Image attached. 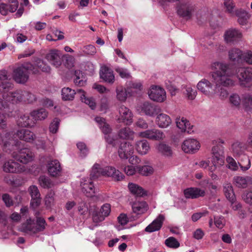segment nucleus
Instances as JSON below:
<instances>
[{"label": "nucleus", "instance_id": "obj_10", "mask_svg": "<svg viewBox=\"0 0 252 252\" xmlns=\"http://www.w3.org/2000/svg\"><path fill=\"white\" fill-rule=\"evenodd\" d=\"M139 136L141 137L146 138L153 140H162L165 137V135L162 131L156 128L148 129L139 132Z\"/></svg>", "mask_w": 252, "mask_h": 252}, {"label": "nucleus", "instance_id": "obj_63", "mask_svg": "<svg viewBox=\"0 0 252 252\" xmlns=\"http://www.w3.org/2000/svg\"><path fill=\"white\" fill-rule=\"evenodd\" d=\"M186 94L188 99L193 100L195 98L197 94V92L195 90L193 89L190 87H188L186 88Z\"/></svg>", "mask_w": 252, "mask_h": 252}, {"label": "nucleus", "instance_id": "obj_8", "mask_svg": "<svg viewBox=\"0 0 252 252\" xmlns=\"http://www.w3.org/2000/svg\"><path fill=\"white\" fill-rule=\"evenodd\" d=\"M3 91L2 92L3 98L12 104L23 102L24 90H17L14 92Z\"/></svg>", "mask_w": 252, "mask_h": 252}, {"label": "nucleus", "instance_id": "obj_64", "mask_svg": "<svg viewBox=\"0 0 252 252\" xmlns=\"http://www.w3.org/2000/svg\"><path fill=\"white\" fill-rule=\"evenodd\" d=\"M78 210L81 215H85L88 211L87 203L84 201L80 202L78 204Z\"/></svg>", "mask_w": 252, "mask_h": 252}, {"label": "nucleus", "instance_id": "obj_62", "mask_svg": "<svg viewBox=\"0 0 252 252\" xmlns=\"http://www.w3.org/2000/svg\"><path fill=\"white\" fill-rule=\"evenodd\" d=\"M105 217L103 216L99 211L95 210L93 215V220L94 222H99L105 219Z\"/></svg>", "mask_w": 252, "mask_h": 252}, {"label": "nucleus", "instance_id": "obj_18", "mask_svg": "<svg viewBox=\"0 0 252 252\" xmlns=\"http://www.w3.org/2000/svg\"><path fill=\"white\" fill-rule=\"evenodd\" d=\"M177 126L182 132H187L191 134L193 132V126L190 125L189 121L184 117H177L176 119Z\"/></svg>", "mask_w": 252, "mask_h": 252}, {"label": "nucleus", "instance_id": "obj_49", "mask_svg": "<svg viewBox=\"0 0 252 252\" xmlns=\"http://www.w3.org/2000/svg\"><path fill=\"white\" fill-rule=\"evenodd\" d=\"M138 171L139 174L143 176H149L153 173V168L152 166L149 165H144L137 167Z\"/></svg>", "mask_w": 252, "mask_h": 252}, {"label": "nucleus", "instance_id": "obj_20", "mask_svg": "<svg viewBox=\"0 0 252 252\" xmlns=\"http://www.w3.org/2000/svg\"><path fill=\"white\" fill-rule=\"evenodd\" d=\"M224 36L227 43H233L241 39L242 34L238 30L230 29L225 32Z\"/></svg>", "mask_w": 252, "mask_h": 252}, {"label": "nucleus", "instance_id": "obj_55", "mask_svg": "<svg viewBox=\"0 0 252 252\" xmlns=\"http://www.w3.org/2000/svg\"><path fill=\"white\" fill-rule=\"evenodd\" d=\"M115 71L119 74L120 76L124 79H128L131 77L130 73L127 69L120 67H116Z\"/></svg>", "mask_w": 252, "mask_h": 252}, {"label": "nucleus", "instance_id": "obj_28", "mask_svg": "<svg viewBox=\"0 0 252 252\" xmlns=\"http://www.w3.org/2000/svg\"><path fill=\"white\" fill-rule=\"evenodd\" d=\"M16 134L20 139L28 142L33 141L35 138V135L33 132L28 129H23L17 130Z\"/></svg>", "mask_w": 252, "mask_h": 252}, {"label": "nucleus", "instance_id": "obj_5", "mask_svg": "<svg viewBox=\"0 0 252 252\" xmlns=\"http://www.w3.org/2000/svg\"><path fill=\"white\" fill-rule=\"evenodd\" d=\"M237 77L242 87H249L252 84V68L241 67L237 71Z\"/></svg>", "mask_w": 252, "mask_h": 252}, {"label": "nucleus", "instance_id": "obj_42", "mask_svg": "<svg viewBox=\"0 0 252 252\" xmlns=\"http://www.w3.org/2000/svg\"><path fill=\"white\" fill-rule=\"evenodd\" d=\"M102 170L100 164L95 163L92 167L90 174V179L94 180L98 178L100 176L102 175Z\"/></svg>", "mask_w": 252, "mask_h": 252}, {"label": "nucleus", "instance_id": "obj_33", "mask_svg": "<svg viewBox=\"0 0 252 252\" xmlns=\"http://www.w3.org/2000/svg\"><path fill=\"white\" fill-rule=\"evenodd\" d=\"M76 94H79L77 93L75 90L69 87H64L62 90V98L64 101H70L74 98V96Z\"/></svg>", "mask_w": 252, "mask_h": 252}, {"label": "nucleus", "instance_id": "obj_29", "mask_svg": "<svg viewBox=\"0 0 252 252\" xmlns=\"http://www.w3.org/2000/svg\"><path fill=\"white\" fill-rule=\"evenodd\" d=\"M156 122L159 127L166 128L170 125L172 121L168 115L161 113L157 117Z\"/></svg>", "mask_w": 252, "mask_h": 252}, {"label": "nucleus", "instance_id": "obj_14", "mask_svg": "<svg viewBox=\"0 0 252 252\" xmlns=\"http://www.w3.org/2000/svg\"><path fill=\"white\" fill-rule=\"evenodd\" d=\"M119 116L118 121L129 125L132 122L133 115L130 110L124 105L121 106L119 108Z\"/></svg>", "mask_w": 252, "mask_h": 252}, {"label": "nucleus", "instance_id": "obj_13", "mask_svg": "<svg viewBox=\"0 0 252 252\" xmlns=\"http://www.w3.org/2000/svg\"><path fill=\"white\" fill-rule=\"evenodd\" d=\"M199 142L196 139L189 138L185 140L182 145V150L186 153H194L200 148Z\"/></svg>", "mask_w": 252, "mask_h": 252}, {"label": "nucleus", "instance_id": "obj_11", "mask_svg": "<svg viewBox=\"0 0 252 252\" xmlns=\"http://www.w3.org/2000/svg\"><path fill=\"white\" fill-rule=\"evenodd\" d=\"M198 90L208 96H212L216 93L213 84L208 80L203 79L200 81L197 85Z\"/></svg>", "mask_w": 252, "mask_h": 252}, {"label": "nucleus", "instance_id": "obj_39", "mask_svg": "<svg viewBox=\"0 0 252 252\" xmlns=\"http://www.w3.org/2000/svg\"><path fill=\"white\" fill-rule=\"evenodd\" d=\"M77 93H79L81 100L88 105L93 110L95 108L96 104L93 98L86 97L85 95V92L81 89L77 90Z\"/></svg>", "mask_w": 252, "mask_h": 252}, {"label": "nucleus", "instance_id": "obj_46", "mask_svg": "<svg viewBox=\"0 0 252 252\" xmlns=\"http://www.w3.org/2000/svg\"><path fill=\"white\" fill-rule=\"evenodd\" d=\"M158 150L159 153L165 156H171L172 151L171 147L164 143H161L158 145Z\"/></svg>", "mask_w": 252, "mask_h": 252}, {"label": "nucleus", "instance_id": "obj_58", "mask_svg": "<svg viewBox=\"0 0 252 252\" xmlns=\"http://www.w3.org/2000/svg\"><path fill=\"white\" fill-rule=\"evenodd\" d=\"M214 224L218 228H222L225 225V221L223 216H214Z\"/></svg>", "mask_w": 252, "mask_h": 252}, {"label": "nucleus", "instance_id": "obj_19", "mask_svg": "<svg viewBox=\"0 0 252 252\" xmlns=\"http://www.w3.org/2000/svg\"><path fill=\"white\" fill-rule=\"evenodd\" d=\"M2 168L6 173H19L23 170V166L12 159L6 161L3 164Z\"/></svg>", "mask_w": 252, "mask_h": 252}, {"label": "nucleus", "instance_id": "obj_32", "mask_svg": "<svg viewBox=\"0 0 252 252\" xmlns=\"http://www.w3.org/2000/svg\"><path fill=\"white\" fill-rule=\"evenodd\" d=\"M234 15L238 17V22L241 25H246L250 17V15L242 9L236 10Z\"/></svg>", "mask_w": 252, "mask_h": 252}, {"label": "nucleus", "instance_id": "obj_38", "mask_svg": "<svg viewBox=\"0 0 252 252\" xmlns=\"http://www.w3.org/2000/svg\"><path fill=\"white\" fill-rule=\"evenodd\" d=\"M116 98L121 102L126 101L127 97V92L125 88L122 86H118L116 88Z\"/></svg>", "mask_w": 252, "mask_h": 252}, {"label": "nucleus", "instance_id": "obj_21", "mask_svg": "<svg viewBox=\"0 0 252 252\" xmlns=\"http://www.w3.org/2000/svg\"><path fill=\"white\" fill-rule=\"evenodd\" d=\"M13 88V84L8 81L5 70L0 71V94L3 91H9Z\"/></svg>", "mask_w": 252, "mask_h": 252}, {"label": "nucleus", "instance_id": "obj_60", "mask_svg": "<svg viewBox=\"0 0 252 252\" xmlns=\"http://www.w3.org/2000/svg\"><path fill=\"white\" fill-rule=\"evenodd\" d=\"M28 191L32 198L40 197V192L37 187L35 185L31 186L29 188Z\"/></svg>", "mask_w": 252, "mask_h": 252}, {"label": "nucleus", "instance_id": "obj_16", "mask_svg": "<svg viewBox=\"0 0 252 252\" xmlns=\"http://www.w3.org/2000/svg\"><path fill=\"white\" fill-rule=\"evenodd\" d=\"M80 185L82 192L86 196L91 197L94 196L95 191L92 179H82Z\"/></svg>", "mask_w": 252, "mask_h": 252}, {"label": "nucleus", "instance_id": "obj_34", "mask_svg": "<svg viewBox=\"0 0 252 252\" xmlns=\"http://www.w3.org/2000/svg\"><path fill=\"white\" fill-rule=\"evenodd\" d=\"M128 187L130 192L137 196L141 197L147 195V191L135 184L129 183Z\"/></svg>", "mask_w": 252, "mask_h": 252}, {"label": "nucleus", "instance_id": "obj_22", "mask_svg": "<svg viewBox=\"0 0 252 252\" xmlns=\"http://www.w3.org/2000/svg\"><path fill=\"white\" fill-rule=\"evenodd\" d=\"M164 219L165 218L163 215H158L151 224L145 228V231L149 233H152L159 230L162 225Z\"/></svg>", "mask_w": 252, "mask_h": 252}, {"label": "nucleus", "instance_id": "obj_6", "mask_svg": "<svg viewBox=\"0 0 252 252\" xmlns=\"http://www.w3.org/2000/svg\"><path fill=\"white\" fill-rule=\"evenodd\" d=\"M94 120L97 124L102 133L104 134V138L106 141L109 144L114 146L115 140L110 135L112 131V128L110 125L106 122L105 119L100 117H96Z\"/></svg>", "mask_w": 252, "mask_h": 252}, {"label": "nucleus", "instance_id": "obj_9", "mask_svg": "<svg viewBox=\"0 0 252 252\" xmlns=\"http://www.w3.org/2000/svg\"><path fill=\"white\" fill-rule=\"evenodd\" d=\"M62 53L57 49H51L46 54L45 58L53 66L58 68L62 63Z\"/></svg>", "mask_w": 252, "mask_h": 252}, {"label": "nucleus", "instance_id": "obj_4", "mask_svg": "<svg viewBox=\"0 0 252 252\" xmlns=\"http://www.w3.org/2000/svg\"><path fill=\"white\" fill-rule=\"evenodd\" d=\"M197 6L193 0H182L177 5V13L186 20L190 19L197 10Z\"/></svg>", "mask_w": 252, "mask_h": 252}, {"label": "nucleus", "instance_id": "obj_36", "mask_svg": "<svg viewBox=\"0 0 252 252\" xmlns=\"http://www.w3.org/2000/svg\"><path fill=\"white\" fill-rule=\"evenodd\" d=\"M247 146L244 143L236 141L232 145L231 148L234 154L240 156L244 153Z\"/></svg>", "mask_w": 252, "mask_h": 252}, {"label": "nucleus", "instance_id": "obj_27", "mask_svg": "<svg viewBox=\"0 0 252 252\" xmlns=\"http://www.w3.org/2000/svg\"><path fill=\"white\" fill-rule=\"evenodd\" d=\"M17 125L21 127H32L35 124V120L31 115L26 114L21 115L17 121Z\"/></svg>", "mask_w": 252, "mask_h": 252}, {"label": "nucleus", "instance_id": "obj_31", "mask_svg": "<svg viewBox=\"0 0 252 252\" xmlns=\"http://www.w3.org/2000/svg\"><path fill=\"white\" fill-rule=\"evenodd\" d=\"M135 148L139 154L146 155L150 150L149 142L145 139L138 141L136 142Z\"/></svg>", "mask_w": 252, "mask_h": 252}, {"label": "nucleus", "instance_id": "obj_37", "mask_svg": "<svg viewBox=\"0 0 252 252\" xmlns=\"http://www.w3.org/2000/svg\"><path fill=\"white\" fill-rule=\"evenodd\" d=\"M242 51L238 48H233L228 52V57L230 61L238 62L243 57Z\"/></svg>", "mask_w": 252, "mask_h": 252}, {"label": "nucleus", "instance_id": "obj_23", "mask_svg": "<svg viewBox=\"0 0 252 252\" xmlns=\"http://www.w3.org/2000/svg\"><path fill=\"white\" fill-rule=\"evenodd\" d=\"M100 77L104 81L109 84H112L115 81V76L112 69L107 66L101 68L99 72Z\"/></svg>", "mask_w": 252, "mask_h": 252}, {"label": "nucleus", "instance_id": "obj_43", "mask_svg": "<svg viewBox=\"0 0 252 252\" xmlns=\"http://www.w3.org/2000/svg\"><path fill=\"white\" fill-rule=\"evenodd\" d=\"M31 219L27 220V222L22 225L23 231L29 233H37L36 226L32 222Z\"/></svg>", "mask_w": 252, "mask_h": 252}, {"label": "nucleus", "instance_id": "obj_3", "mask_svg": "<svg viewBox=\"0 0 252 252\" xmlns=\"http://www.w3.org/2000/svg\"><path fill=\"white\" fill-rule=\"evenodd\" d=\"M29 71L33 74L38 73V70L30 62L25 63L15 68L13 70V77L19 84H25L29 79Z\"/></svg>", "mask_w": 252, "mask_h": 252}, {"label": "nucleus", "instance_id": "obj_51", "mask_svg": "<svg viewBox=\"0 0 252 252\" xmlns=\"http://www.w3.org/2000/svg\"><path fill=\"white\" fill-rule=\"evenodd\" d=\"M242 103L248 109H252V94H245L243 95Z\"/></svg>", "mask_w": 252, "mask_h": 252}, {"label": "nucleus", "instance_id": "obj_56", "mask_svg": "<svg viewBox=\"0 0 252 252\" xmlns=\"http://www.w3.org/2000/svg\"><path fill=\"white\" fill-rule=\"evenodd\" d=\"M165 244L168 247L174 249L178 248L180 246L179 242L173 237L167 239L165 241Z\"/></svg>", "mask_w": 252, "mask_h": 252}, {"label": "nucleus", "instance_id": "obj_35", "mask_svg": "<svg viewBox=\"0 0 252 252\" xmlns=\"http://www.w3.org/2000/svg\"><path fill=\"white\" fill-rule=\"evenodd\" d=\"M223 191L226 197L231 203H233L236 198L231 185L230 183L225 184L223 186Z\"/></svg>", "mask_w": 252, "mask_h": 252}, {"label": "nucleus", "instance_id": "obj_47", "mask_svg": "<svg viewBox=\"0 0 252 252\" xmlns=\"http://www.w3.org/2000/svg\"><path fill=\"white\" fill-rule=\"evenodd\" d=\"M225 11L231 15H234L235 11V4L233 0H224L223 2Z\"/></svg>", "mask_w": 252, "mask_h": 252}, {"label": "nucleus", "instance_id": "obj_40", "mask_svg": "<svg viewBox=\"0 0 252 252\" xmlns=\"http://www.w3.org/2000/svg\"><path fill=\"white\" fill-rule=\"evenodd\" d=\"M33 66L37 69L38 73L39 72L38 69L43 72H49L51 70V67L47 63H46L43 60L38 59L35 61Z\"/></svg>", "mask_w": 252, "mask_h": 252}, {"label": "nucleus", "instance_id": "obj_54", "mask_svg": "<svg viewBox=\"0 0 252 252\" xmlns=\"http://www.w3.org/2000/svg\"><path fill=\"white\" fill-rule=\"evenodd\" d=\"M233 180L236 186L238 188H245L247 186V182L244 177L239 176L234 177Z\"/></svg>", "mask_w": 252, "mask_h": 252}, {"label": "nucleus", "instance_id": "obj_48", "mask_svg": "<svg viewBox=\"0 0 252 252\" xmlns=\"http://www.w3.org/2000/svg\"><path fill=\"white\" fill-rule=\"evenodd\" d=\"M38 181L40 185L44 188H50L54 185L51 180L45 176H40Z\"/></svg>", "mask_w": 252, "mask_h": 252}, {"label": "nucleus", "instance_id": "obj_41", "mask_svg": "<svg viewBox=\"0 0 252 252\" xmlns=\"http://www.w3.org/2000/svg\"><path fill=\"white\" fill-rule=\"evenodd\" d=\"M47 112L43 108L33 111L31 113V116L33 117L35 121L45 119L47 117Z\"/></svg>", "mask_w": 252, "mask_h": 252}, {"label": "nucleus", "instance_id": "obj_45", "mask_svg": "<svg viewBox=\"0 0 252 252\" xmlns=\"http://www.w3.org/2000/svg\"><path fill=\"white\" fill-rule=\"evenodd\" d=\"M55 193L53 190H50L46 195L44 201L47 208H51L55 204Z\"/></svg>", "mask_w": 252, "mask_h": 252}, {"label": "nucleus", "instance_id": "obj_57", "mask_svg": "<svg viewBox=\"0 0 252 252\" xmlns=\"http://www.w3.org/2000/svg\"><path fill=\"white\" fill-rule=\"evenodd\" d=\"M239 164L243 171H246L251 167V161L248 157L244 156L243 159L239 162Z\"/></svg>", "mask_w": 252, "mask_h": 252}, {"label": "nucleus", "instance_id": "obj_44", "mask_svg": "<svg viewBox=\"0 0 252 252\" xmlns=\"http://www.w3.org/2000/svg\"><path fill=\"white\" fill-rule=\"evenodd\" d=\"M133 134L134 132L128 127L122 128L118 133L119 137L123 139H133Z\"/></svg>", "mask_w": 252, "mask_h": 252}, {"label": "nucleus", "instance_id": "obj_61", "mask_svg": "<svg viewBox=\"0 0 252 252\" xmlns=\"http://www.w3.org/2000/svg\"><path fill=\"white\" fill-rule=\"evenodd\" d=\"M229 101L233 105L238 106L240 104L241 99L238 94H233L229 97Z\"/></svg>", "mask_w": 252, "mask_h": 252}, {"label": "nucleus", "instance_id": "obj_1", "mask_svg": "<svg viewBox=\"0 0 252 252\" xmlns=\"http://www.w3.org/2000/svg\"><path fill=\"white\" fill-rule=\"evenodd\" d=\"M211 68L213 70L211 73L212 81L215 83L216 88L221 86L229 87L234 85V81L230 78L229 64L215 62L211 64Z\"/></svg>", "mask_w": 252, "mask_h": 252}, {"label": "nucleus", "instance_id": "obj_26", "mask_svg": "<svg viewBox=\"0 0 252 252\" xmlns=\"http://www.w3.org/2000/svg\"><path fill=\"white\" fill-rule=\"evenodd\" d=\"M204 190L197 188H189L184 190V195L187 198L194 199L205 195Z\"/></svg>", "mask_w": 252, "mask_h": 252}, {"label": "nucleus", "instance_id": "obj_2", "mask_svg": "<svg viewBox=\"0 0 252 252\" xmlns=\"http://www.w3.org/2000/svg\"><path fill=\"white\" fill-rule=\"evenodd\" d=\"M21 142L18 140L9 139L8 141H3V149L6 152L11 153L13 158L24 164L32 160L34 155L28 148H23L17 152L13 151L17 149Z\"/></svg>", "mask_w": 252, "mask_h": 252}, {"label": "nucleus", "instance_id": "obj_25", "mask_svg": "<svg viewBox=\"0 0 252 252\" xmlns=\"http://www.w3.org/2000/svg\"><path fill=\"white\" fill-rule=\"evenodd\" d=\"M102 176L112 177L117 181H121L124 177L121 172L111 166H107L103 168Z\"/></svg>", "mask_w": 252, "mask_h": 252}, {"label": "nucleus", "instance_id": "obj_53", "mask_svg": "<svg viewBox=\"0 0 252 252\" xmlns=\"http://www.w3.org/2000/svg\"><path fill=\"white\" fill-rule=\"evenodd\" d=\"M36 229H37V233L40 231H43L46 228L47 223L44 219L41 217L36 218Z\"/></svg>", "mask_w": 252, "mask_h": 252}, {"label": "nucleus", "instance_id": "obj_52", "mask_svg": "<svg viewBox=\"0 0 252 252\" xmlns=\"http://www.w3.org/2000/svg\"><path fill=\"white\" fill-rule=\"evenodd\" d=\"M75 78L74 79V82L76 85L82 86H83L85 82L83 79L82 71L79 70H75L74 72Z\"/></svg>", "mask_w": 252, "mask_h": 252}, {"label": "nucleus", "instance_id": "obj_15", "mask_svg": "<svg viewBox=\"0 0 252 252\" xmlns=\"http://www.w3.org/2000/svg\"><path fill=\"white\" fill-rule=\"evenodd\" d=\"M133 146L128 142L121 143L118 149V154L121 159H126L133 155Z\"/></svg>", "mask_w": 252, "mask_h": 252}, {"label": "nucleus", "instance_id": "obj_50", "mask_svg": "<svg viewBox=\"0 0 252 252\" xmlns=\"http://www.w3.org/2000/svg\"><path fill=\"white\" fill-rule=\"evenodd\" d=\"M36 101V97L34 94L24 90L23 102L32 103Z\"/></svg>", "mask_w": 252, "mask_h": 252}, {"label": "nucleus", "instance_id": "obj_59", "mask_svg": "<svg viewBox=\"0 0 252 252\" xmlns=\"http://www.w3.org/2000/svg\"><path fill=\"white\" fill-rule=\"evenodd\" d=\"M60 120L58 118H55L49 126V130L52 133H56L58 130Z\"/></svg>", "mask_w": 252, "mask_h": 252}, {"label": "nucleus", "instance_id": "obj_7", "mask_svg": "<svg viewBox=\"0 0 252 252\" xmlns=\"http://www.w3.org/2000/svg\"><path fill=\"white\" fill-rule=\"evenodd\" d=\"M137 110L140 113L150 116H154L161 111L160 107L149 102L145 101L138 104L136 106Z\"/></svg>", "mask_w": 252, "mask_h": 252}, {"label": "nucleus", "instance_id": "obj_17", "mask_svg": "<svg viewBox=\"0 0 252 252\" xmlns=\"http://www.w3.org/2000/svg\"><path fill=\"white\" fill-rule=\"evenodd\" d=\"M47 170L50 176L59 177L61 175L62 168L60 162L57 159L50 160L48 162Z\"/></svg>", "mask_w": 252, "mask_h": 252}, {"label": "nucleus", "instance_id": "obj_24", "mask_svg": "<svg viewBox=\"0 0 252 252\" xmlns=\"http://www.w3.org/2000/svg\"><path fill=\"white\" fill-rule=\"evenodd\" d=\"M212 163H217L222 165L224 163L223 151L222 147L219 146H214L212 148Z\"/></svg>", "mask_w": 252, "mask_h": 252}, {"label": "nucleus", "instance_id": "obj_30", "mask_svg": "<svg viewBox=\"0 0 252 252\" xmlns=\"http://www.w3.org/2000/svg\"><path fill=\"white\" fill-rule=\"evenodd\" d=\"M148 208V206L145 201H135L132 204V209L134 213L137 215L145 213Z\"/></svg>", "mask_w": 252, "mask_h": 252}, {"label": "nucleus", "instance_id": "obj_12", "mask_svg": "<svg viewBox=\"0 0 252 252\" xmlns=\"http://www.w3.org/2000/svg\"><path fill=\"white\" fill-rule=\"evenodd\" d=\"M149 96L153 101L159 102H163L166 97L164 90L158 86L152 87L149 92Z\"/></svg>", "mask_w": 252, "mask_h": 252}]
</instances>
